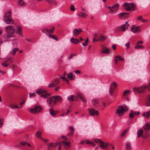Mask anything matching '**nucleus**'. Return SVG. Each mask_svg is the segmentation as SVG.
Segmentation results:
<instances>
[{
  "mask_svg": "<svg viewBox=\"0 0 150 150\" xmlns=\"http://www.w3.org/2000/svg\"><path fill=\"white\" fill-rule=\"evenodd\" d=\"M11 15V11H9L6 13L4 16V20L7 24H13L14 23L13 20L11 18H9Z\"/></svg>",
  "mask_w": 150,
  "mask_h": 150,
  "instance_id": "1",
  "label": "nucleus"
},
{
  "mask_svg": "<svg viewBox=\"0 0 150 150\" xmlns=\"http://www.w3.org/2000/svg\"><path fill=\"white\" fill-rule=\"evenodd\" d=\"M128 110L127 107L125 105H123L122 106H120L118 107V109L116 110V113L119 116H121Z\"/></svg>",
  "mask_w": 150,
  "mask_h": 150,
  "instance_id": "2",
  "label": "nucleus"
},
{
  "mask_svg": "<svg viewBox=\"0 0 150 150\" xmlns=\"http://www.w3.org/2000/svg\"><path fill=\"white\" fill-rule=\"evenodd\" d=\"M149 88V90L150 91V82L148 86H143L139 87H134L133 88V90L136 93H143L144 92L146 89Z\"/></svg>",
  "mask_w": 150,
  "mask_h": 150,
  "instance_id": "3",
  "label": "nucleus"
},
{
  "mask_svg": "<svg viewBox=\"0 0 150 150\" xmlns=\"http://www.w3.org/2000/svg\"><path fill=\"white\" fill-rule=\"evenodd\" d=\"M6 30L7 31V33L6 35V37L7 38H10L13 35V33L15 32V30L12 27V26H8L6 27Z\"/></svg>",
  "mask_w": 150,
  "mask_h": 150,
  "instance_id": "4",
  "label": "nucleus"
},
{
  "mask_svg": "<svg viewBox=\"0 0 150 150\" xmlns=\"http://www.w3.org/2000/svg\"><path fill=\"white\" fill-rule=\"evenodd\" d=\"M124 6L127 11H130L131 10H135V6L133 3H125L124 4Z\"/></svg>",
  "mask_w": 150,
  "mask_h": 150,
  "instance_id": "5",
  "label": "nucleus"
},
{
  "mask_svg": "<svg viewBox=\"0 0 150 150\" xmlns=\"http://www.w3.org/2000/svg\"><path fill=\"white\" fill-rule=\"evenodd\" d=\"M42 110V108L41 106L35 105L34 108L30 109L29 110L32 113L35 114L39 112Z\"/></svg>",
  "mask_w": 150,
  "mask_h": 150,
  "instance_id": "6",
  "label": "nucleus"
},
{
  "mask_svg": "<svg viewBox=\"0 0 150 150\" xmlns=\"http://www.w3.org/2000/svg\"><path fill=\"white\" fill-rule=\"evenodd\" d=\"M119 4H116L112 6V8L110 10L109 12L111 14L114 13L118 9Z\"/></svg>",
  "mask_w": 150,
  "mask_h": 150,
  "instance_id": "7",
  "label": "nucleus"
},
{
  "mask_svg": "<svg viewBox=\"0 0 150 150\" xmlns=\"http://www.w3.org/2000/svg\"><path fill=\"white\" fill-rule=\"evenodd\" d=\"M89 113L90 115L91 116H95L99 115V112L93 108L89 109Z\"/></svg>",
  "mask_w": 150,
  "mask_h": 150,
  "instance_id": "8",
  "label": "nucleus"
},
{
  "mask_svg": "<svg viewBox=\"0 0 150 150\" xmlns=\"http://www.w3.org/2000/svg\"><path fill=\"white\" fill-rule=\"evenodd\" d=\"M129 13H118L117 15V17L120 19H122L125 18L127 17L128 16Z\"/></svg>",
  "mask_w": 150,
  "mask_h": 150,
  "instance_id": "9",
  "label": "nucleus"
},
{
  "mask_svg": "<svg viewBox=\"0 0 150 150\" xmlns=\"http://www.w3.org/2000/svg\"><path fill=\"white\" fill-rule=\"evenodd\" d=\"M16 32L21 37H23V35L22 33V28L19 25H17L16 28Z\"/></svg>",
  "mask_w": 150,
  "mask_h": 150,
  "instance_id": "10",
  "label": "nucleus"
},
{
  "mask_svg": "<svg viewBox=\"0 0 150 150\" xmlns=\"http://www.w3.org/2000/svg\"><path fill=\"white\" fill-rule=\"evenodd\" d=\"M117 87V84L116 83L114 82L112 83L111 85V87L109 90V93L110 94H112L113 91H115Z\"/></svg>",
  "mask_w": 150,
  "mask_h": 150,
  "instance_id": "11",
  "label": "nucleus"
},
{
  "mask_svg": "<svg viewBox=\"0 0 150 150\" xmlns=\"http://www.w3.org/2000/svg\"><path fill=\"white\" fill-rule=\"evenodd\" d=\"M12 58H9L4 61L3 63H2L1 64L5 67H7L9 63L12 62Z\"/></svg>",
  "mask_w": 150,
  "mask_h": 150,
  "instance_id": "12",
  "label": "nucleus"
},
{
  "mask_svg": "<svg viewBox=\"0 0 150 150\" xmlns=\"http://www.w3.org/2000/svg\"><path fill=\"white\" fill-rule=\"evenodd\" d=\"M131 31L133 33H135L136 32L139 33L141 31V29L139 26H135L133 25L131 28Z\"/></svg>",
  "mask_w": 150,
  "mask_h": 150,
  "instance_id": "13",
  "label": "nucleus"
},
{
  "mask_svg": "<svg viewBox=\"0 0 150 150\" xmlns=\"http://www.w3.org/2000/svg\"><path fill=\"white\" fill-rule=\"evenodd\" d=\"M82 31V30L81 28L74 29L73 31V35L74 36H77Z\"/></svg>",
  "mask_w": 150,
  "mask_h": 150,
  "instance_id": "14",
  "label": "nucleus"
},
{
  "mask_svg": "<svg viewBox=\"0 0 150 150\" xmlns=\"http://www.w3.org/2000/svg\"><path fill=\"white\" fill-rule=\"evenodd\" d=\"M109 145V144L108 143L104 142L103 141L101 142V143L99 144L100 148L103 149H106Z\"/></svg>",
  "mask_w": 150,
  "mask_h": 150,
  "instance_id": "15",
  "label": "nucleus"
},
{
  "mask_svg": "<svg viewBox=\"0 0 150 150\" xmlns=\"http://www.w3.org/2000/svg\"><path fill=\"white\" fill-rule=\"evenodd\" d=\"M59 143H61V144H62L63 145L66 149L70 148V142H67L65 141H64L62 142H59Z\"/></svg>",
  "mask_w": 150,
  "mask_h": 150,
  "instance_id": "16",
  "label": "nucleus"
},
{
  "mask_svg": "<svg viewBox=\"0 0 150 150\" xmlns=\"http://www.w3.org/2000/svg\"><path fill=\"white\" fill-rule=\"evenodd\" d=\"M128 26V25H126V24H123L121 26H119L120 28V30L122 32H125L126 29L127 28Z\"/></svg>",
  "mask_w": 150,
  "mask_h": 150,
  "instance_id": "17",
  "label": "nucleus"
},
{
  "mask_svg": "<svg viewBox=\"0 0 150 150\" xmlns=\"http://www.w3.org/2000/svg\"><path fill=\"white\" fill-rule=\"evenodd\" d=\"M54 100L53 102L54 104H55L57 102L59 101H60L62 100V98L60 96H55L54 97Z\"/></svg>",
  "mask_w": 150,
  "mask_h": 150,
  "instance_id": "18",
  "label": "nucleus"
},
{
  "mask_svg": "<svg viewBox=\"0 0 150 150\" xmlns=\"http://www.w3.org/2000/svg\"><path fill=\"white\" fill-rule=\"evenodd\" d=\"M77 95L83 102L85 103L86 102V99L84 97L83 95L81 93H77Z\"/></svg>",
  "mask_w": 150,
  "mask_h": 150,
  "instance_id": "19",
  "label": "nucleus"
},
{
  "mask_svg": "<svg viewBox=\"0 0 150 150\" xmlns=\"http://www.w3.org/2000/svg\"><path fill=\"white\" fill-rule=\"evenodd\" d=\"M60 144V143L58 142H56L55 144L54 143H51L50 144H48L47 145V147L48 148L52 147H55L57 145H58V144Z\"/></svg>",
  "mask_w": 150,
  "mask_h": 150,
  "instance_id": "20",
  "label": "nucleus"
},
{
  "mask_svg": "<svg viewBox=\"0 0 150 150\" xmlns=\"http://www.w3.org/2000/svg\"><path fill=\"white\" fill-rule=\"evenodd\" d=\"M120 60H124V59L123 58H122L120 56L117 55L115 57V58L114 59L115 62V64H117V63L118 61Z\"/></svg>",
  "mask_w": 150,
  "mask_h": 150,
  "instance_id": "21",
  "label": "nucleus"
},
{
  "mask_svg": "<svg viewBox=\"0 0 150 150\" xmlns=\"http://www.w3.org/2000/svg\"><path fill=\"white\" fill-rule=\"evenodd\" d=\"M70 41L71 42L76 44H78L79 43H80V41L78 39H75L72 37L70 39Z\"/></svg>",
  "mask_w": 150,
  "mask_h": 150,
  "instance_id": "22",
  "label": "nucleus"
},
{
  "mask_svg": "<svg viewBox=\"0 0 150 150\" xmlns=\"http://www.w3.org/2000/svg\"><path fill=\"white\" fill-rule=\"evenodd\" d=\"M110 51L109 49L106 47H103L101 51V53H103L108 54Z\"/></svg>",
  "mask_w": 150,
  "mask_h": 150,
  "instance_id": "23",
  "label": "nucleus"
},
{
  "mask_svg": "<svg viewBox=\"0 0 150 150\" xmlns=\"http://www.w3.org/2000/svg\"><path fill=\"white\" fill-rule=\"evenodd\" d=\"M57 81L55 80V82H53L49 84L48 86H47V87L48 88H52L53 87L55 86L56 84L58 83Z\"/></svg>",
  "mask_w": 150,
  "mask_h": 150,
  "instance_id": "24",
  "label": "nucleus"
},
{
  "mask_svg": "<svg viewBox=\"0 0 150 150\" xmlns=\"http://www.w3.org/2000/svg\"><path fill=\"white\" fill-rule=\"evenodd\" d=\"M54 100V97H53L50 98L48 99L47 100V102L49 103L50 105H51L52 103H53Z\"/></svg>",
  "mask_w": 150,
  "mask_h": 150,
  "instance_id": "25",
  "label": "nucleus"
},
{
  "mask_svg": "<svg viewBox=\"0 0 150 150\" xmlns=\"http://www.w3.org/2000/svg\"><path fill=\"white\" fill-rule=\"evenodd\" d=\"M137 20H138L141 21L143 22H146L148 21V20H147L143 19L142 16H138L137 18Z\"/></svg>",
  "mask_w": 150,
  "mask_h": 150,
  "instance_id": "26",
  "label": "nucleus"
},
{
  "mask_svg": "<svg viewBox=\"0 0 150 150\" xmlns=\"http://www.w3.org/2000/svg\"><path fill=\"white\" fill-rule=\"evenodd\" d=\"M126 149L127 150H131L132 149L131 144L129 142H127L126 144Z\"/></svg>",
  "mask_w": 150,
  "mask_h": 150,
  "instance_id": "27",
  "label": "nucleus"
},
{
  "mask_svg": "<svg viewBox=\"0 0 150 150\" xmlns=\"http://www.w3.org/2000/svg\"><path fill=\"white\" fill-rule=\"evenodd\" d=\"M50 113L51 115L52 116H54L56 115V112H55L52 108H50Z\"/></svg>",
  "mask_w": 150,
  "mask_h": 150,
  "instance_id": "28",
  "label": "nucleus"
},
{
  "mask_svg": "<svg viewBox=\"0 0 150 150\" xmlns=\"http://www.w3.org/2000/svg\"><path fill=\"white\" fill-rule=\"evenodd\" d=\"M143 129L145 130H149L150 129V124L147 123L143 127Z\"/></svg>",
  "mask_w": 150,
  "mask_h": 150,
  "instance_id": "29",
  "label": "nucleus"
},
{
  "mask_svg": "<svg viewBox=\"0 0 150 150\" xmlns=\"http://www.w3.org/2000/svg\"><path fill=\"white\" fill-rule=\"evenodd\" d=\"M45 91L41 89H39L38 90L35 91V93L39 95L42 94L44 92L45 93Z\"/></svg>",
  "mask_w": 150,
  "mask_h": 150,
  "instance_id": "30",
  "label": "nucleus"
},
{
  "mask_svg": "<svg viewBox=\"0 0 150 150\" xmlns=\"http://www.w3.org/2000/svg\"><path fill=\"white\" fill-rule=\"evenodd\" d=\"M67 76V78L71 80H73L74 79L75 77L72 75L71 73L68 74Z\"/></svg>",
  "mask_w": 150,
  "mask_h": 150,
  "instance_id": "31",
  "label": "nucleus"
},
{
  "mask_svg": "<svg viewBox=\"0 0 150 150\" xmlns=\"http://www.w3.org/2000/svg\"><path fill=\"white\" fill-rule=\"evenodd\" d=\"M98 100L97 99H95L93 100V103L95 107H97L98 106Z\"/></svg>",
  "mask_w": 150,
  "mask_h": 150,
  "instance_id": "32",
  "label": "nucleus"
},
{
  "mask_svg": "<svg viewBox=\"0 0 150 150\" xmlns=\"http://www.w3.org/2000/svg\"><path fill=\"white\" fill-rule=\"evenodd\" d=\"M79 15L83 18H86L88 16L87 14L84 12H82L80 13Z\"/></svg>",
  "mask_w": 150,
  "mask_h": 150,
  "instance_id": "33",
  "label": "nucleus"
},
{
  "mask_svg": "<svg viewBox=\"0 0 150 150\" xmlns=\"http://www.w3.org/2000/svg\"><path fill=\"white\" fill-rule=\"evenodd\" d=\"M143 138H146L147 137L150 135V134H149L148 132H143Z\"/></svg>",
  "mask_w": 150,
  "mask_h": 150,
  "instance_id": "34",
  "label": "nucleus"
},
{
  "mask_svg": "<svg viewBox=\"0 0 150 150\" xmlns=\"http://www.w3.org/2000/svg\"><path fill=\"white\" fill-rule=\"evenodd\" d=\"M20 144L23 146H27L30 147H31L32 146L28 142H23L20 143Z\"/></svg>",
  "mask_w": 150,
  "mask_h": 150,
  "instance_id": "35",
  "label": "nucleus"
},
{
  "mask_svg": "<svg viewBox=\"0 0 150 150\" xmlns=\"http://www.w3.org/2000/svg\"><path fill=\"white\" fill-rule=\"evenodd\" d=\"M74 95H72L69 96L68 97L67 99L70 101H74Z\"/></svg>",
  "mask_w": 150,
  "mask_h": 150,
  "instance_id": "36",
  "label": "nucleus"
},
{
  "mask_svg": "<svg viewBox=\"0 0 150 150\" xmlns=\"http://www.w3.org/2000/svg\"><path fill=\"white\" fill-rule=\"evenodd\" d=\"M42 134V133L41 132H37L36 134L37 137L40 138L42 140H43V139L41 137Z\"/></svg>",
  "mask_w": 150,
  "mask_h": 150,
  "instance_id": "37",
  "label": "nucleus"
},
{
  "mask_svg": "<svg viewBox=\"0 0 150 150\" xmlns=\"http://www.w3.org/2000/svg\"><path fill=\"white\" fill-rule=\"evenodd\" d=\"M142 115L145 117L146 118H148L150 116V111L147 112L146 113H143Z\"/></svg>",
  "mask_w": 150,
  "mask_h": 150,
  "instance_id": "38",
  "label": "nucleus"
},
{
  "mask_svg": "<svg viewBox=\"0 0 150 150\" xmlns=\"http://www.w3.org/2000/svg\"><path fill=\"white\" fill-rule=\"evenodd\" d=\"M105 39L106 37L105 36L103 35H101L99 37L98 40L101 41H103L105 40Z\"/></svg>",
  "mask_w": 150,
  "mask_h": 150,
  "instance_id": "39",
  "label": "nucleus"
},
{
  "mask_svg": "<svg viewBox=\"0 0 150 150\" xmlns=\"http://www.w3.org/2000/svg\"><path fill=\"white\" fill-rule=\"evenodd\" d=\"M146 105L147 106H150V95H149L148 100L146 103Z\"/></svg>",
  "mask_w": 150,
  "mask_h": 150,
  "instance_id": "40",
  "label": "nucleus"
},
{
  "mask_svg": "<svg viewBox=\"0 0 150 150\" xmlns=\"http://www.w3.org/2000/svg\"><path fill=\"white\" fill-rule=\"evenodd\" d=\"M143 132H137V137H142L143 138Z\"/></svg>",
  "mask_w": 150,
  "mask_h": 150,
  "instance_id": "41",
  "label": "nucleus"
},
{
  "mask_svg": "<svg viewBox=\"0 0 150 150\" xmlns=\"http://www.w3.org/2000/svg\"><path fill=\"white\" fill-rule=\"evenodd\" d=\"M42 31L43 33H46L47 35L50 34L49 30L47 29H43Z\"/></svg>",
  "mask_w": 150,
  "mask_h": 150,
  "instance_id": "42",
  "label": "nucleus"
},
{
  "mask_svg": "<svg viewBox=\"0 0 150 150\" xmlns=\"http://www.w3.org/2000/svg\"><path fill=\"white\" fill-rule=\"evenodd\" d=\"M102 141H101L100 139H95V140L94 141V142L96 143L99 144L101 143V142Z\"/></svg>",
  "mask_w": 150,
  "mask_h": 150,
  "instance_id": "43",
  "label": "nucleus"
},
{
  "mask_svg": "<svg viewBox=\"0 0 150 150\" xmlns=\"http://www.w3.org/2000/svg\"><path fill=\"white\" fill-rule=\"evenodd\" d=\"M4 123V120L2 118H0V128L1 127Z\"/></svg>",
  "mask_w": 150,
  "mask_h": 150,
  "instance_id": "44",
  "label": "nucleus"
},
{
  "mask_svg": "<svg viewBox=\"0 0 150 150\" xmlns=\"http://www.w3.org/2000/svg\"><path fill=\"white\" fill-rule=\"evenodd\" d=\"M49 38H53L56 41H57L58 40V39L57 38V37H55V36L53 35H49Z\"/></svg>",
  "mask_w": 150,
  "mask_h": 150,
  "instance_id": "45",
  "label": "nucleus"
},
{
  "mask_svg": "<svg viewBox=\"0 0 150 150\" xmlns=\"http://www.w3.org/2000/svg\"><path fill=\"white\" fill-rule=\"evenodd\" d=\"M127 132H123L122 133L120 134V136L121 137H125L127 134Z\"/></svg>",
  "mask_w": 150,
  "mask_h": 150,
  "instance_id": "46",
  "label": "nucleus"
},
{
  "mask_svg": "<svg viewBox=\"0 0 150 150\" xmlns=\"http://www.w3.org/2000/svg\"><path fill=\"white\" fill-rule=\"evenodd\" d=\"M18 49L17 48H14L13 50L12 53V55H14L15 54L16 52L18 50Z\"/></svg>",
  "mask_w": 150,
  "mask_h": 150,
  "instance_id": "47",
  "label": "nucleus"
},
{
  "mask_svg": "<svg viewBox=\"0 0 150 150\" xmlns=\"http://www.w3.org/2000/svg\"><path fill=\"white\" fill-rule=\"evenodd\" d=\"M18 4L19 5L23 6L24 5V2L22 0H19L18 1Z\"/></svg>",
  "mask_w": 150,
  "mask_h": 150,
  "instance_id": "48",
  "label": "nucleus"
},
{
  "mask_svg": "<svg viewBox=\"0 0 150 150\" xmlns=\"http://www.w3.org/2000/svg\"><path fill=\"white\" fill-rule=\"evenodd\" d=\"M144 48L143 46L141 45H137V46H136L135 47V48L136 49H141Z\"/></svg>",
  "mask_w": 150,
  "mask_h": 150,
  "instance_id": "49",
  "label": "nucleus"
},
{
  "mask_svg": "<svg viewBox=\"0 0 150 150\" xmlns=\"http://www.w3.org/2000/svg\"><path fill=\"white\" fill-rule=\"evenodd\" d=\"M48 96H49L48 94H43L41 95L40 97H42L44 98H46L48 97Z\"/></svg>",
  "mask_w": 150,
  "mask_h": 150,
  "instance_id": "50",
  "label": "nucleus"
},
{
  "mask_svg": "<svg viewBox=\"0 0 150 150\" xmlns=\"http://www.w3.org/2000/svg\"><path fill=\"white\" fill-rule=\"evenodd\" d=\"M120 28L119 27V26H118L115 28L114 31L116 33H118V32L120 31Z\"/></svg>",
  "mask_w": 150,
  "mask_h": 150,
  "instance_id": "51",
  "label": "nucleus"
},
{
  "mask_svg": "<svg viewBox=\"0 0 150 150\" xmlns=\"http://www.w3.org/2000/svg\"><path fill=\"white\" fill-rule=\"evenodd\" d=\"M130 92L129 90H126L123 93V95L126 96L128 95V93Z\"/></svg>",
  "mask_w": 150,
  "mask_h": 150,
  "instance_id": "52",
  "label": "nucleus"
},
{
  "mask_svg": "<svg viewBox=\"0 0 150 150\" xmlns=\"http://www.w3.org/2000/svg\"><path fill=\"white\" fill-rule=\"evenodd\" d=\"M131 112L130 113V114L129 115V117H130L133 118L134 117V115H133L134 112H133V111L132 110H131Z\"/></svg>",
  "mask_w": 150,
  "mask_h": 150,
  "instance_id": "53",
  "label": "nucleus"
},
{
  "mask_svg": "<svg viewBox=\"0 0 150 150\" xmlns=\"http://www.w3.org/2000/svg\"><path fill=\"white\" fill-rule=\"evenodd\" d=\"M70 9L71 11H74L75 10V9H76L75 8H74V6L73 5H71V7H70Z\"/></svg>",
  "mask_w": 150,
  "mask_h": 150,
  "instance_id": "54",
  "label": "nucleus"
},
{
  "mask_svg": "<svg viewBox=\"0 0 150 150\" xmlns=\"http://www.w3.org/2000/svg\"><path fill=\"white\" fill-rule=\"evenodd\" d=\"M52 3L56 5L57 4V1L55 0H51V4Z\"/></svg>",
  "mask_w": 150,
  "mask_h": 150,
  "instance_id": "55",
  "label": "nucleus"
},
{
  "mask_svg": "<svg viewBox=\"0 0 150 150\" xmlns=\"http://www.w3.org/2000/svg\"><path fill=\"white\" fill-rule=\"evenodd\" d=\"M54 29V28L53 27L52 28V29H50L49 30L50 33H52L53 32V31Z\"/></svg>",
  "mask_w": 150,
  "mask_h": 150,
  "instance_id": "56",
  "label": "nucleus"
},
{
  "mask_svg": "<svg viewBox=\"0 0 150 150\" xmlns=\"http://www.w3.org/2000/svg\"><path fill=\"white\" fill-rule=\"evenodd\" d=\"M74 134V133L73 132H70L69 133V134H67V135L68 136H72Z\"/></svg>",
  "mask_w": 150,
  "mask_h": 150,
  "instance_id": "57",
  "label": "nucleus"
},
{
  "mask_svg": "<svg viewBox=\"0 0 150 150\" xmlns=\"http://www.w3.org/2000/svg\"><path fill=\"white\" fill-rule=\"evenodd\" d=\"M24 102H25V101H23L21 103H20L19 104V105L20 107H19L20 108H22L23 107V104L24 103Z\"/></svg>",
  "mask_w": 150,
  "mask_h": 150,
  "instance_id": "58",
  "label": "nucleus"
},
{
  "mask_svg": "<svg viewBox=\"0 0 150 150\" xmlns=\"http://www.w3.org/2000/svg\"><path fill=\"white\" fill-rule=\"evenodd\" d=\"M35 93H30V97H32L33 96H35Z\"/></svg>",
  "mask_w": 150,
  "mask_h": 150,
  "instance_id": "59",
  "label": "nucleus"
},
{
  "mask_svg": "<svg viewBox=\"0 0 150 150\" xmlns=\"http://www.w3.org/2000/svg\"><path fill=\"white\" fill-rule=\"evenodd\" d=\"M60 78L62 79L63 80H65L67 81H69L68 79H67L66 78H65L64 77H60Z\"/></svg>",
  "mask_w": 150,
  "mask_h": 150,
  "instance_id": "60",
  "label": "nucleus"
},
{
  "mask_svg": "<svg viewBox=\"0 0 150 150\" xmlns=\"http://www.w3.org/2000/svg\"><path fill=\"white\" fill-rule=\"evenodd\" d=\"M88 44V42H87V41H85V42L83 44V45L84 46H87V45Z\"/></svg>",
  "mask_w": 150,
  "mask_h": 150,
  "instance_id": "61",
  "label": "nucleus"
},
{
  "mask_svg": "<svg viewBox=\"0 0 150 150\" xmlns=\"http://www.w3.org/2000/svg\"><path fill=\"white\" fill-rule=\"evenodd\" d=\"M125 45L127 47V49L128 48H129V42H128Z\"/></svg>",
  "mask_w": 150,
  "mask_h": 150,
  "instance_id": "62",
  "label": "nucleus"
},
{
  "mask_svg": "<svg viewBox=\"0 0 150 150\" xmlns=\"http://www.w3.org/2000/svg\"><path fill=\"white\" fill-rule=\"evenodd\" d=\"M86 144H91V143H92V142H91V141H89V140H87L86 141Z\"/></svg>",
  "mask_w": 150,
  "mask_h": 150,
  "instance_id": "63",
  "label": "nucleus"
},
{
  "mask_svg": "<svg viewBox=\"0 0 150 150\" xmlns=\"http://www.w3.org/2000/svg\"><path fill=\"white\" fill-rule=\"evenodd\" d=\"M70 130L71 131H74V128L72 126H70Z\"/></svg>",
  "mask_w": 150,
  "mask_h": 150,
  "instance_id": "64",
  "label": "nucleus"
}]
</instances>
